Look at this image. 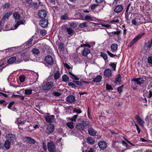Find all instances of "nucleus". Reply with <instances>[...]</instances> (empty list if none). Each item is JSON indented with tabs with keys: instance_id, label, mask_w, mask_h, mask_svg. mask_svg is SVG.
<instances>
[{
	"instance_id": "obj_22",
	"label": "nucleus",
	"mask_w": 152,
	"mask_h": 152,
	"mask_svg": "<svg viewBox=\"0 0 152 152\" xmlns=\"http://www.w3.org/2000/svg\"><path fill=\"white\" fill-rule=\"evenodd\" d=\"M135 118L139 124L141 125H143L144 123V121L139 116L136 115Z\"/></svg>"
},
{
	"instance_id": "obj_20",
	"label": "nucleus",
	"mask_w": 152,
	"mask_h": 152,
	"mask_svg": "<svg viewBox=\"0 0 152 152\" xmlns=\"http://www.w3.org/2000/svg\"><path fill=\"white\" fill-rule=\"evenodd\" d=\"M118 45L116 44H113L110 46V48L113 52H115L118 50Z\"/></svg>"
},
{
	"instance_id": "obj_44",
	"label": "nucleus",
	"mask_w": 152,
	"mask_h": 152,
	"mask_svg": "<svg viewBox=\"0 0 152 152\" xmlns=\"http://www.w3.org/2000/svg\"><path fill=\"white\" fill-rule=\"evenodd\" d=\"M32 53L34 54H35V55H37V54H39L40 53V51H39V50L38 49H37L36 48L33 49L32 50Z\"/></svg>"
},
{
	"instance_id": "obj_26",
	"label": "nucleus",
	"mask_w": 152,
	"mask_h": 152,
	"mask_svg": "<svg viewBox=\"0 0 152 152\" xmlns=\"http://www.w3.org/2000/svg\"><path fill=\"white\" fill-rule=\"evenodd\" d=\"M102 78V77L101 76L98 75L93 79V81L96 83L99 82L101 80Z\"/></svg>"
},
{
	"instance_id": "obj_7",
	"label": "nucleus",
	"mask_w": 152,
	"mask_h": 152,
	"mask_svg": "<svg viewBox=\"0 0 152 152\" xmlns=\"http://www.w3.org/2000/svg\"><path fill=\"white\" fill-rule=\"evenodd\" d=\"M48 22L47 20L43 18L39 22V25L42 27L44 28L47 27L48 25Z\"/></svg>"
},
{
	"instance_id": "obj_58",
	"label": "nucleus",
	"mask_w": 152,
	"mask_h": 152,
	"mask_svg": "<svg viewBox=\"0 0 152 152\" xmlns=\"http://www.w3.org/2000/svg\"><path fill=\"white\" fill-rule=\"evenodd\" d=\"M123 88V86H121L117 88V91L119 93H121L122 92Z\"/></svg>"
},
{
	"instance_id": "obj_19",
	"label": "nucleus",
	"mask_w": 152,
	"mask_h": 152,
	"mask_svg": "<svg viewBox=\"0 0 152 152\" xmlns=\"http://www.w3.org/2000/svg\"><path fill=\"white\" fill-rule=\"evenodd\" d=\"M90 53V50L86 48H84L82 52V55L85 56H87Z\"/></svg>"
},
{
	"instance_id": "obj_62",
	"label": "nucleus",
	"mask_w": 152,
	"mask_h": 152,
	"mask_svg": "<svg viewBox=\"0 0 152 152\" xmlns=\"http://www.w3.org/2000/svg\"><path fill=\"white\" fill-rule=\"evenodd\" d=\"M106 89L108 90H112L113 89L112 86L111 85L108 84L106 85Z\"/></svg>"
},
{
	"instance_id": "obj_60",
	"label": "nucleus",
	"mask_w": 152,
	"mask_h": 152,
	"mask_svg": "<svg viewBox=\"0 0 152 152\" xmlns=\"http://www.w3.org/2000/svg\"><path fill=\"white\" fill-rule=\"evenodd\" d=\"M148 62L152 65V57H149L148 59Z\"/></svg>"
},
{
	"instance_id": "obj_47",
	"label": "nucleus",
	"mask_w": 152,
	"mask_h": 152,
	"mask_svg": "<svg viewBox=\"0 0 152 152\" xmlns=\"http://www.w3.org/2000/svg\"><path fill=\"white\" fill-rule=\"evenodd\" d=\"M27 4H28V5L30 7H32V4L33 3L34 1L32 0H26Z\"/></svg>"
},
{
	"instance_id": "obj_16",
	"label": "nucleus",
	"mask_w": 152,
	"mask_h": 152,
	"mask_svg": "<svg viewBox=\"0 0 152 152\" xmlns=\"http://www.w3.org/2000/svg\"><path fill=\"white\" fill-rule=\"evenodd\" d=\"M25 122L26 121H21L20 118H18L17 120L15 122V123L18 125V128L19 129L20 128L19 127L20 125H22L24 124Z\"/></svg>"
},
{
	"instance_id": "obj_23",
	"label": "nucleus",
	"mask_w": 152,
	"mask_h": 152,
	"mask_svg": "<svg viewBox=\"0 0 152 152\" xmlns=\"http://www.w3.org/2000/svg\"><path fill=\"white\" fill-rule=\"evenodd\" d=\"M25 140L26 141L29 143L34 144L35 142V141L34 139L30 137H26L25 138Z\"/></svg>"
},
{
	"instance_id": "obj_55",
	"label": "nucleus",
	"mask_w": 152,
	"mask_h": 152,
	"mask_svg": "<svg viewBox=\"0 0 152 152\" xmlns=\"http://www.w3.org/2000/svg\"><path fill=\"white\" fill-rule=\"evenodd\" d=\"M25 76L24 75H21L19 77L20 81L21 82H23L25 79Z\"/></svg>"
},
{
	"instance_id": "obj_64",
	"label": "nucleus",
	"mask_w": 152,
	"mask_h": 152,
	"mask_svg": "<svg viewBox=\"0 0 152 152\" xmlns=\"http://www.w3.org/2000/svg\"><path fill=\"white\" fill-rule=\"evenodd\" d=\"M53 94L55 96H58L61 95V94L58 92L55 91L53 92Z\"/></svg>"
},
{
	"instance_id": "obj_6",
	"label": "nucleus",
	"mask_w": 152,
	"mask_h": 152,
	"mask_svg": "<svg viewBox=\"0 0 152 152\" xmlns=\"http://www.w3.org/2000/svg\"><path fill=\"white\" fill-rule=\"evenodd\" d=\"M103 73L104 75L106 77L109 78L113 75L111 70L109 68L104 69Z\"/></svg>"
},
{
	"instance_id": "obj_25",
	"label": "nucleus",
	"mask_w": 152,
	"mask_h": 152,
	"mask_svg": "<svg viewBox=\"0 0 152 152\" xmlns=\"http://www.w3.org/2000/svg\"><path fill=\"white\" fill-rule=\"evenodd\" d=\"M16 58L15 57H13L9 58L7 61L8 64H12L15 62L16 60Z\"/></svg>"
},
{
	"instance_id": "obj_18",
	"label": "nucleus",
	"mask_w": 152,
	"mask_h": 152,
	"mask_svg": "<svg viewBox=\"0 0 152 152\" xmlns=\"http://www.w3.org/2000/svg\"><path fill=\"white\" fill-rule=\"evenodd\" d=\"M12 14V12L10 11H7L4 14L3 17L2 18V19L3 20H5L6 19L8 18L9 16Z\"/></svg>"
},
{
	"instance_id": "obj_1",
	"label": "nucleus",
	"mask_w": 152,
	"mask_h": 152,
	"mask_svg": "<svg viewBox=\"0 0 152 152\" xmlns=\"http://www.w3.org/2000/svg\"><path fill=\"white\" fill-rule=\"evenodd\" d=\"M6 137L7 140L4 142V146L6 149H9L10 148V142L15 140V136L12 134H9L6 135Z\"/></svg>"
},
{
	"instance_id": "obj_43",
	"label": "nucleus",
	"mask_w": 152,
	"mask_h": 152,
	"mask_svg": "<svg viewBox=\"0 0 152 152\" xmlns=\"http://www.w3.org/2000/svg\"><path fill=\"white\" fill-rule=\"evenodd\" d=\"M145 44L147 47L148 48L151 47L152 45V39H151L148 41L147 43H145Z\"/></svg>"
},
{
	"instance_id": "obj_12",
	"label": "nucleus",
	"mask_w": 152,
	"mask_h": 152,
	"mask_svg": "<svg viewBox=\"0 0 152 152\" xmlns=\"http://www.w3.org/2000/svg\"><path fill=\"white\" fill-rule=\"evenodd\" d=\"M54 129V127L53 125H49L46 129V132L48 134L52 133Z\"/></svg>"
},
{
	"instance_id": "obj_29",
	"label": "nucleus",
	"mask_w": 152,
	"mask_h": 152,
	"mask_svg": "<svg viewBox=\"0 0 152 152\" xmlns=\"http://www.w3.org/2000/svg\"><path fill=\"white\" fill-rule=\"evenodd\" d=\"M13 16L15 20H19L20 18V15L18 12H15L13 13Z\"/></svg>"
},
{
	"instance_id": "obj_27",
	"label": "nucleus",
	"mask_w": 152,
	"mask_h": 152,
	"mask_svg": "<svg viewBox=\"0 0 152 152\" xmlns=\"http://www.w3.org/2000/svg\"><path fill=\"white\" fill-rule=\"evenodd\" d=\"M76 128L80 131L83 130L84 129V126L83 124L79 123L76 126Z\"/></svg>"
},
{
	"instance_id": "obj_59",
	"label": "nucleus",
	"mask_w": 152,
	"mask_h": 152,
	"mask_svg": "<svg viewBox=\"0 0 152 152\" xmlns=\"http://www.w3.org/2000/svg\"><path fill=\"white\" fill-rule=\"evenodd\" d=\"M107 54L109 56H110L111 57H114L116 55H114L112 53L110 52L108 50L107 51Z\"/></svg>"
},
{
	"instance_id": "obj_52",
	"label": "nucleus",
	"mask_w": 152,
	"mask_h": 152,
	"mask_svg": "<svg viewBox=\"0 0 152 152\" xmlns=\"http://www.w3.org/2000/svg\"><path fill=\"white\" fill-rule=\"evenodd\" d=\"M32 41L33 39L31 38L30 39H29L26 42V43L25 44L26 46H29V45L31 44Z\"/></svg>"
},
{
	"instance_id": "obj_61",
	"label": "nucleus",
	"mask_w": 152,
	"mask_h": 152,
	"mask_svg": "<svg viewBox=\"0 0 152 152\" xmlns=\"http://www.w3.org/2000/svg\"><path fill=\"white\" fill-rule=\"evenodd\" d=\"M73 82L79 86H81L82 85V83L79 81H73Z\"/></svg>"
},
{
	"instance_id": "obj_49",
	"label": "nucleus",
	"mask_w": 152,
	"mask_h": 152,
	"mask_svg": "<svg viewBox=\"0 0 152 152\" xmlns=\"http://www.w3.org/2000/svg\"><path fill=\"white\" fill-rule=\"evenodd\" d=\"M12 48H8L5 50H4V51H5V53L7 54H9V53H11L12 52Z\"/></svg>"
},
{
	"instance_id": "obj_30",
	"label": "nucleus",
	"mask_w": 152,
	"mask_h": 152,
	"mask_svg": "<svg viewBox=\"0 0 152 152\" xmlns=\"http://www.w3.org/2000/svg\"><path fill=\"white\" fill-rule=\"evenodd\" d=\"M25 22L23 20L17 21L15 25V29H16L20 25L23 24Z\"/></svg>"
},
{
	"instance_id": "obj_41",
	"label": "nucleus",
	"mask_w": 152,
	"mask_h": 152,
	"mask_svg": "<svg viewBox=\"0 0 152 152\" xmlns=\"http://www.w3.org/2000/svg\"><path fill=\"white\" fill-rule=\"evenodd\" d=\"M32 90L30 89H26L25 91L24 94L26 95H30L32 94Z\"/></svg>"
},
{
	"instance_id": "obj_54",
	"label": "nucleus",
	"mask_w": 152,
	"mask_h": 152,
	"mask_svg": "<svg viewBox=\"0 0 152 152\" xmlns=\"http://www.w3.org/2000/svg\"><path fill=\"white\" fill-rule=\"evenodd\" d=\"M68 18V15L66 14L62 15L61 17V20H66Z\"/></svg>"
},
{
	"instance_id": "obj_45",
	"label": "nucleus",
	"mask_w": 152,
	"mask_h": 152,
	"mask_svg": "<svg viewBox=\"0 0 152 152\" xmlns=\"http://www.w3.org/2000/svg\"><path fill=\"white\" fill-rule=\"evenodd\" d=\"M121 76L120 74L118 75L115 80V82L116 83H120L121 80Z\"/></svg>"
},
{
	"instance_id": "obj_28",
	"label": "nucleus",
	"mask_w": 152,
	"mask_h": 152,
	"mask_svg": "<svg viewBox=\"0 0 152 152\" xmlns=\"http://www.w3.org/2000/svg\"><path fill=\"white\" fill-rule=\"evenodd\" d=\"M120 20H121V18L120 17H115L113 18V20L110 21V22L111 23H118L119 22Z\"/></svg>"
},
{
	"instance_id": "obj_63",
	"label": "nucleus",
	"mask_w": 152,
	"mask_h": 152,
	"mask_svg": "<svg viewBox=\"0 0 152 152\" xmlns=\"http://www.w3.org/2000/svg\"><path fill=\"white\" fill-rule=\"evenodd\" d=\"M78 116V115H74L73 116H72L71 118V120L72 121H76V119L77 117Z\"/></svg>"
},
{
	"instance_id": "obj_21",
	"label": "nucleus",
	"mask_w": 152,
	"mask_h": 152,
	"mask_svg": "<svg viewBox=\"0 0 152 152\" xmlns=\"http://www.w3.org/2000/svg\"><path fill=\"white\" fill-rule=\"evenodd\" d=\"M88 132L90 135L94 136L96 135V131L92 128H90L88 129Z\"/></svg>"
},
{
	"instance_id": "obj_5",
	"label": "nucleus",
	"mask_w": 152,
	"mask_h": 152,
	"mask_svg": "<svg viewBox=\"0 0 152 152\" xmlns=\"http://www.w3.org/2000/svg\"><path fill=\"white\" fill-rule=\"evenodd\" d=\"M48 149L50 152H56V147L53 142H50L48 144Z\"/></svg>"
},
{
	"instance_id": "obj_32",
	"label": "nucleus",
	"mask_w": 152,
	"mask_h": 152,
	"mask_svg": "<svg viewBox=\"0 0 152 152\" xmlns=\"http://www.w3.org/2000/svg\"><path fill=\"white\" fill-rule=\"evenodd\" d=\"M85 19L86 20L94 21L95 18L90 15H86L85 17Z\"/></svg>"
},
{
	"instance_id": "obj_42",
	"label": "nucleus",
	"mask_w": 152,
	"mask_h": 152,
	"mask_svg": "<svg viewBox=\"0 0 152 152\" xmlns=\"http://www.w3.org/2000/svg\"><path fill=\"white\" fill-rule=\"evenodd\" d=\"M14 103V102H11L7 106L8 108L9 109H10L13 111L15 110L16 109L15 108L12 109V106Z\"/></svg>"
},
{
	"instance_id": "obj_17",
	"label": "nucleus",
	"mask_w": 152,
	"mask_h": 152,
	"mask_svg": "<svg viewBox=\"0 0 152 152\" xmlns=\"http://www.w3.org/2000/svg\"><path fill=\"white\" fill-rule=\"evenodd\" d=\"M42 6V3L40 2L39 1H38V2H35L34 1L33 3H32V6L34 8L37 9L40 6Z\"/></svg>"
},
{
	"instance_id": "obj_38",
	"label": "nucleus",
	"mask_w": 152,
	"mask_h": 152,
	"mask_svg": "<svg viewBox=\"0 0 152 152\" xmlns=\"http://www.w3.org/2000/svg\"><path fill=\"white\" fill-rule=\"evenodd\" d=\"M12 97H14V98H19L21 99V100H23L24 99V96H20V95H15V94H13L12 95Z\"/></svg>"
},
{
	"instance_id": "obj_51",
	"label": "nucleus",
	"mask_w": 152,
	"mask_h": 152,
	"mask_svg": "<svg viewBox=\"0 0 152 152\" xmlns=\"http://www.w3.org/2000/svg\"><path fill=\"white\" fill-rule=\"evenodd\" d=\"M40 34H41L42 36L45 35L47 34V31L44 29H42L40 31Z\"/></svg>"
},
{
	"instance_id": "obj_36",
	"label": "nucleus",
	"mask_w": 152,
	"mask_h": 152,
	"mask_svg": "<svg viewBox=\"0 0 152 152\" xmlns=\"http://www.w3.org/2000/svg\"><path fill=\"white\" fill-rule=\"evenodd\" d=\"M69 75H70V77L72 79L77 80H79V79L78 77H77L75 75H74L72 72H69Z\"/></svg>"
},
{
	"instance_id": "obj_13",
	"label": "nucleus",
	"mask_w": 152,
	"mask_h": 152,
	"mask_svg": "<svg viewBox=\"0 0 152 152\" xmlns=\"http://www.w3.org/2000/svg\"><path fill=\"white\" fill-rule=\"evenodd\" d=\"M132 81H135L137 84L140 85L144 83V80L141 78H134L132 79Z\"/></svg>"
},
{
	"instance_id": "obj_4",
	"label": "nucleus",
	"mask_w": 152,
	"mask_h": 152,
	"mask_svg": "<svg viewBox=\"0 0 152 152\" xmlns=\"http://www.w3.org/2000/svg\"><path fill=\"white\" fill-rule=\"evenodd\" d=\"M145 33H142L139 34L137 36L134 38L129 44L128 47L131 48L132 45L134 44L137 40L141 38L144 34Z\"/></svg>"
},
{
	"instance_id": "obj_15",
	"label": "nucleus",
	"mask_w": 152,
	"mask_h": 152,
	"mask_svg": "<svg viewBox=\"0 0 152 152\" xmlns=\"http://www.w3.org/2000/svg\"><path fill=\"white\" fill-rule=\"evenodd\" d=\"M54 115H53L49 116H47L45 117V118L46 121L48 123H50L53 121L54 119Z\"/></svg>"
},
{
	"instance_id": "obj_39",
	"label": "nucleus",
	"mask_w": 152,
	"mask_h": 152,
	"mask_svg": "<svg viewBox=\"0 0 152 152\" xmlns=\"http://www.w3.org/2000/svg\"><path fill=\"white\" fill-rule=\"evenodd\" d=\"M62 80L63 82H66L67 81H69V78L67 75H64L62 77Z\"/></svg>"
},
{
	"instance_id": "obj_46",
	"label": "nucleus",
	"mask_w": 152,
	"mask_h": 152,
	"mask_svg": "<svg viewBox=\"0 0 152 152\" xmlns=\"http://www.w3.org/2000/svg\"><path fill=\"white\" fill-rule=\"evenodd\" d=\"M58 47L60 50H63L64 49V45L62 43H59Z\"/></svg>"
},
{
	"instance_id": "obj_24",
	"label": "nucleus",
	"mask_w": 152,
	"mask_h": 152,
	"mask_svg": "<svg viewBox=\"0 0 152 152\" xmlns=\"http://www.w3.org/2000/svg\"><path fill=\"white\" fill-rule=\"evenodd\" d=\"M65 29L68 34L71 35H72L74 34V31L72 29V28H66Z\"/></svg>"
},
{
	"instance_id": "obj_53",
	"label": "nucleus",
	"mask_w": 152,
	"mask_h": 152,
	"mask_svg": "<svg viewBox=\"0 0 152 152\" xmlns=\"http://www.w3.org/2000/svg\"><path fill=\"white\" fill-rule=\"evenodd\" d=\"M97 5L95 4H91L90 6V8L91 10H93L96 7Z\"/></svg>"
},
{
	"instance_id": "obj_57",
	"label": "nucleus",
	"mask_w": 152,
	"mask_h": 152,
	"mask_svg": "<svg viewBox=\"0 0 152 152\" xmlns=\"http://www.w3.org/2000/svg\"><path fill=\"white\" fill-rule=\"evenodd\" d=\"M49 1L50 3V5H55L56 4L55 0H48Z\"/></svg>"
},
{
	"instance_id": "obj_3",
	"label": "nucleus",
	"mask_w": 152,
	"mask_h": 152,
	"mask_svg": "<svg viewBox=\"0 0 152 152\" xmlns=\"http://www.w3.org/2000/svg\"><path fill=\"white\" fill-rule=\"evenodd\" d=\"M54 86L53 83L51 81L44 83L42 85V89L43 91H47L50 90Z\"/></svg>"
},
{
	"instance_id": "obj_37",
	"label": "nucleus",
	"mask_w": 152,
	"mask_h": 152,
	"mask_svg": "<svg viewBox=\"0 0 152 152\" xmlns=\"http://www.w3.org/2000/svg\"><path fill=\"white\" fill-rule=\"evenodd\" d=\"M87 140L88 142L91 144H93L95 142L94 139L91 137H88L87 138Z\"/></svg>"
},
{
	"instance_id": "obj_11",
	"label": "nucleus",
	"mask_w": 152,
	"mask_h": 152,
	"mask_svg": "<svg viewBox=\"0 0 152 152\" xmlns=\"http://www.w3.org/2000/svg\"><path fill=\"white\" fill-rule=\"evenodd\" d=\"M46 62L49 65H51L53 63V60L52 57L50 55L47 56L45 58Z\"/></svg>"
},
{
	"instance_id": "obj_50",
	"label": "nucleus",
	"mask_w": 152,
	"mask_h": 152,
	"mask_svg": "<svg viewBox=\"0 0 152 152\" xmlns=\"http://www.w3.org/2000/svg\"><path fill=\"white\" fill-rule=\"evenodd\" d=\"M77 26V25L75 23L72 22L70 23V28H74Z\"/></svg>"
},
{
	"instance_id": "obj_33",
	"label": "nucleus",
	"mask_w": 152,
	"mask_h": 152,
	"mask_svg": "<svg viewBox=\"0 0 152 152\" xmlns=\"http://www.w3.org/2000/svg\"><path fill=\"white\" fill-rule=\"evenodd\" d=\"M57 3L55 4V5H50V7H52V9L54 12L58 11V8L57 6Z\"/></svg>"
},
{
	"instance_id": "obj_8",
	"label": "nucleus",
	"mask_w": 152,
	"mask_h": 152,
	"mask_svg": "<svg viewBox=\"0 0 152 152\" xmlns=\"http://www.w3.org/2000/svg\"><path fill=\"white\" fill-rule=\"evenodd\" d=\"M38 16L41 18H44L47 15V12L44 10H40L38 12Z\"/></svg>"
},
{
	"instance_id": "obj_14",
	"label": "nucleus",
	"mask_w": 152,
	"mask_h": 152,
	"mask_svg": "<svg viewBox=\"0 0 152 152\" xmlns=\"http://www.w3.org/2000/svg\"><path fill=\"white\" fill-rule=\"evenodd\" d=\"M98 145L99 148L102 149H105L106 148L107 146V143L104 141L99 142L98 144Z\"/></svg>"
},
{
	"instance_id": "obj_48",
	"label": "nucleus",
	"mask_w": 152,
	"mask_h": 152,
	"mask_svg": "<svg viewBox=\"0 0 152 152\" xmlns=\"http://www.w3.org/2000/svg\"><path fill=\"white\" fill-rule=\"evenodd\" d=\"M66 125L70 129H72L73 128L74 126L73 125V122H72L67 123Z\"/></svg>"
},
{
	"instance_id": "obj_31",
	"label": "nucleus",
	"mask_w": 152,
	"mask_h": 152,
	"mask_svg": "<svg viewBox=\"0 0 152 152\" xmlns=\"http://www.w3.org/2000/svg\"><path fill=\"white\" fill-rule=\"evenodd\" d=\"M61 76L60 73L58 71H56L55 73L54 76V77L55 80L58 79Z\"/></svg>"
},
{
	"instance_id": "obj_9",
	"label": "nucleus",
	"mask_w": 152,
	"mask_h": 152,
	"mask_svg": "<svg viewBox=\"0 0 152 152\" xmlns=\"http://www.w3.org/2000/svg\"><path fill=\"white\" fill-rule=\"evenodd\" d=\"M124 7L122 5H118L116 6L114 9V12L116 13H119L122 11Z\"/></svg>"
},
{
	"instance_id": "obj_2",
	"label": "nucleus",
	"mask_w": 152,
	"mask_h": 152,
	"mask_svg": "<svg viewBox=\"0 0 152 152\" xmlns=\"http://www.w3.org/2000/svg\"><path fill=\"white\" fill-rule=\"evenodd\" d=\"M132 23L135 26H138L145 23V19L142 17H136L132 20Z\"/></svg>"
},
{
	"instance_id": "obj_10",
	"label": "nucleus",
	"mask_w": 152,
	"mask_h": 152,
	"mask_svg": "<svg viewBox=\"0 0 152 152\" xmlns=\"http://www.w3.org/2000/svg\"><path fill=\"white\" fill-rule=\"evenodd\" d=\"M66 101L70 103L74 102L75 101V97L72 95H69L66 99Z\"/></svg>"
},
{
	"instance_id": "obj_35",
	"label": "nucleus",
	"mask_w": 152,
	"mask_h": 152,
	"mask_svg": "<svg viewBox=\"0 0 152 152\" xmlns=\"http://www.w3.org/2000/svg\"><path fill=\"white\" fill-rule=\"evenodd\" d=\"M79 26L81 28L87 27L88 26V23L86 22H84L82 23H80Z\"/></svg>"
},
{
	"instance_id": "obj_40",
	"label": "nucleus",
	"mask_w": 152,
	"mask_h": 152,
	"mask_svg": "<svg viewBox=\"0 0 152 152\" xmlns=\"http://www.w3.org/2000/svg\"><path fill=\"white\" fill-rule=\"evenodd\" d=\"M100 56L104 58L105 61L107 60V56L105 53H104L102 52H101Z\"/></svg>"
},
{
	"instance_id": "obj_34",
	"label": "nucleus",
	"mask_w": 152,
	"mask_h": 152,
	"mask_svg": "<svg viewBox=\"0 0 152 152\" xmlns=\"http://www.w3.org/2000/svg\"><path fill=\"white\" fill-rule=\"evenodd\" d=\"M73 112L77 114H80L82 113V111L78 107L75 108L73 110Z\"/></svg>"
},
{
	"instance_id": "obj_56",
	"label": "nucleus",
	"mask_w": 152,
	"mask_h": 152,
	"mask_svg": "<svg viewBox=\"0 0 152 152\" xmlns=\"http://www.w3.org/2000/svg\"><path fill=\"white\" fill-rule=\"evenodd\" d=\"M10 6V4L8 3H6L3 5V7L4 9H7Z\"/></svg>"
}]
</instances>
